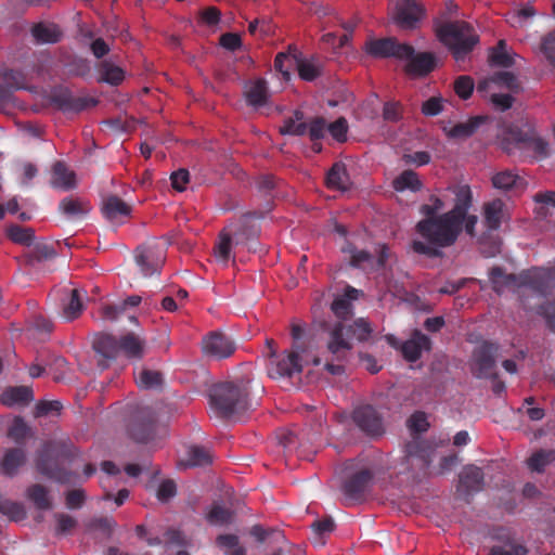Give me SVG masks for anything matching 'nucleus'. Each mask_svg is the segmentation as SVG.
<instances>
[{
  "label": "nucleus",
  "instance_id": "37998d69",
  "mask_svg": "<svg viewBox=\"0 0 555 555\" xmlns=\"http://www.w3.org/2000/svg\"><path fill=\"white\" fill-rule=\"evenodd\" d=\"M393 188L396 191L402 192L404 190L418 191L422 188V182L416 172L412 170H404L393 180Z\"/></svg>",
  "mask_w": 555,
  "mask_h": 555
},
{
  "label": "nucleus",
  "instance_id": "412c9836",
  "mask_svg": "<svg viewBox=\"0 0 555 555\" xmlns=\"http://www.w3.org/2000/svg\"><path fill=\"white\" fill-rule=\"evenodd\" d=\"M134 259L141 273L145 278L158 273L164 262L163 258L158 257L156 251L151 247L137 248Z\"/></svg>",
  "mask_w": 555,
  "mask_h": 555
},
{
  "label": "nucleus",
  "instance_id": "c756f323",
  "mask_svg": "<svg viewBox=\"0 0 555 555\" xmlns=\"http://www.w3.org/2000/svg\"><path fill=\"white\" fill-rule=\"evenodd\" d=\"M491 181L495 189L502 191H509L512 189L524 190L527 184L525 179L513 170L499 171L493 175Z\"/></svg>",
  "mask_w": 555,
  "mask_h": 555
},
{
  "label": "nucleus",
  "instance_id": "13d9d810",
  "mask_svg": "<svg viewBox=\"0 0 555 555\" xmlns=\"http://www.w3.org/2000/svg\"><path fill=\"white\" fill-rule=\"evenodd\" d=\"M326 130L325 119L323 117H315L309 122L307 133L310 140L315 142L324 138Z\"/></svg>",
  "mask_w": 555,
  "mask_h": 555
},
{
  "label": "nucleus",
  "instance_id": "052dcab7",
  "mask_svg": "<svg viewBox=\"0 0 555 555\" xmlns=\"http://www.w3.org/2000/svg\"><path fill=\"white\" fill-rule=\"evenodd\" d=\"M330 134L338 142L347 140L348 122L345 117L337 118L334 122L327 126Z\"/></svg>",
  "mask_w": 555,
  "mask_h": 555
},
{
  "label": "nucleus",
  "instance_id": "f3484780",
  "mask_svg": "<svg viewBox=\"0 0 555 555\" xmlns=\"http://www.w3.org/2000/svg\"><path fill=\"white\" fill-rule=\"evenodd\" d=\"M485 485L483 470L473 464L466 465L459 475L457 491L469 496L482 490Z\"/></svg>",
  "mask_w": 555,
  "mask_h": 555
},
{
  "label": "nucleus",
  "instance_id": "a19ab883",
  "mask_svg": "<svg viewBox=\"0 0 555 555\" xmlns=\"http://www.w3.org/2000/svg\"><path fill=\"white\" fill-rule=\"evenodd\" d=\"M212 455L207 448L192 446L188 450V460L185 465L190 467L207 466L211 464Z\"/></svg>",
  "mask_w": 555,
  "mask_h": 555
},
{
  "label": "nucleus",
  "instance_id": "393cba45",
  "mask_svg": "<svg viewBox=\"0 0 555 555\" xmlns=\"http://www.w3.org/2000/svg\"><path fill=\"white\" fill-rule=\"evenodd\" d=\"M51 101L63 112H81L88 107L89 101L83 98H75L67 89L55 90Z\"/></svg>",
  "mask_w": 555,
  "mask_h": 555
},
{
  "label": "nucleus",
  "instance_id": "4d7b16f0",
  "mask_svg": "<svg viewBox=\"0 0 555 555\" xmlns=\"http://www.w3.org/2000/svg\"><path fill=\"white\" fill-rule=\"evenodd\" d=\"M527 548L517 543H505L503 545H493L489 555H526Z\"/></svg>",
  "mask_w": 555,
  "mask_h": 555
},
{
  "label": "nucleus",
  "instance_id": "4c0bfd02",
  "mask_svg": "<svg viewBox=\"0 0 555 555\" xmlns=\"http://www.w3.org/2000/svg\"><path fill=\"white\" fill-rule=\"evenodd\" d=\"M349 177L341 163H335L326 175V185L334 190H346Z\"/></svg>",
  "mask_w": 555,
  "mask_h": 555
},
{
  "label": "nucleus",
  "instance_id": "5fc2aeb1",
  "mask_svg": "<svg viewBox=\"0 0 555 555\" xmlns=\"http://www.w3.org/2000/svg\"><path fill=\"white\" fill-rule=\"evenodd\" d=\"M403 116V106L400 102L388 101L383 107V118L389 122H398Z\"/></svg>",
  "mask_w": 555,
  "mask_h": 555
},
{
  "label": "nucleus",
  "instance_id": "473e14b6",
  "mask_svg": "<svg viewBox=\"0 0 555 555\" xmlns=\"http://www.w3.org/2000/svg\"><path fill=\"white\" fill-rule=\"evenodd\" d=\"M555 462L554 449H539L534 451L527 460L526 464L530 472L543 474L546 467Z\"/></svg>",
  "mask_w": 555,
  "mask_h": 555
},
{
  "label": "nucleus",
  "instance_id": "e433bc0d",
  "mask_svg": "<svg viewBox=\"0 0 555 555\" xmlns=\"http://www.w3.org/2000/svg\"><path fill=\"white\" fill-rule=\"evenodd\" d=\"M31 35L38 43H56L62 38V33L57 26L44 23L34 25Z\"/></svg>",
  "mask_w": 555,
  "mask_h": 555
},
{
  "label": "nucleus",
  "instance_id": "4468645a",
  "mask_svg": "<svg viewBox=\"0 0 555 555\" xmlns=\"http://www.w3.org/2000/svg\"><path fill=\"white\" fill-rule=\"evenodd\" d=\"M405 464L413 469L416 468L411 473L412 479L420 480L425 477L431 464L430 452L425 443L416 440L411 441L405 447Z\"/></svg>",
  "mask_w": 555,
  "mask_h": 555
},
{
  "label": "nucleus",
  "instance_id": "ea45409f",
  "mask_svg": "<svg viewBox=\"0 0 555 555\" xmlns=\"http://www.w3.org/2000/svg\"><path fill=\"white\" fill-rule=\"evenodd\" d=\"M99 74V81H103L112 86H118L125 78L124 70L119 66H116L107 61H104L100 64Z\"/></svg>",
  "mask_w": 555,
  "mask_h": 555
},
{
  "label": "nucleus",
  "instance_id": "cd10ccee",
  "mask_svg": "<svg viewBox=\"0 0 555 555\" xmlns=\"http://www.w3.org/2000/svg\"><path fill=\"white\" fill-rule=\"evenodd\" d=\"M245 99L248 105L261 107L268 103L269 89L266 79L258 78L246 85Z\"/></svg>",
  "mask_w": 555,
  "mask_h": 555
},
{
  "label": "nucleus",
  "instance_id": "0eeeda50",
  "mask_svg": "<svg viewBox=\"0 0 555 555\" xmlns=\"http://www.w3.org/2000/svg\"><path fill=\"white\" fill-rule=\"evenodd\" d=\"M267 345L270 348V361L268 373L272 378L288 377L300 375L304 367L302 358L298 348H293L281 354H275L273 350V339H267Z\"/></svg>",
  "mask_w": 555,
  "mask_h": 555
},
{
  "label": "nucleus",
  "instance_id": "6e6d98bb",
  "mask_svg": "<svg viewBox=\"0 0 555 555\" xmlns=\"http://www.w3.org/2000/svg\"><path fill=\"white\" fill-rule=\"evenodd\" d=\"M63 405L60 401L53 400V401H47L41 400L37 402L34 411L35 417H42L47 416L49 414H59L62 410Z\"/></svg>",
  "mask_w": 555,
  "mask_h": 555
},
{
  "label": "nucleus",
  "instance_id": "f704fd0d",
  "mask_svg": "<svg viewBox=\"0 0 555 555\" xmlns=\"http://www.w3.org/2000/svg\"><path fill=\"white\" fill-rule=\"evenodd\" d=\"M59 209L68 218H81L90 211L91 207L82 199L65 197L60 202Z\"/></svg>",
  "mask_w": 555,
  "mask_h": 555
},
{
  "label": "nucleus",
  "instance_id": "bf43d9fd",
  "mask_svg": "<svg viewBox=\"0 0 555 555\" xmlns=\"http://www.w3.org/2000/svg\"><path fill=\"white\" fill-rule=\"evenodd\" d=\"M28 434V427L23 418L16 417L8 430V436L16 443H22Z\"/></svg>",
  "mask_w": 555,
  "mask_h": 555
},
{
  "label": "nucleus",
  "instance_id": "603ef678",
  "mask_svg": "<svg viewBox=\"0 0 555 555\" xmlns=\"http://www.w3.org/2000/svg\"><path fill=\"white\" fill-rule=\"evenodd\" d=\"M139 387L151 389L159 387L163 383V376L157 371L142 370L137 379Z\"/></svg>",
  "mask_w": 555,
  "mask_h": 555
},
{
  "label": "nucleus",
  "instance_id": "ddd939ff",
  "mask_svg": "<svg viewBox=\"0 0 555 555\" xmlns=\"http://www.w3.org/2000/svg\"><path fill=\"white\" fill-rule=\"evenodd\" d=\"M351 418L356 426L366 436L378 437L385 431L382 415L370 404L354 408Z\"/></svg>",
  "mask_w": 555,
  "mask_h": 555
},
{
  "label": "nucleus",
  "instance_id": "423d86ee",
  "mask_svg": "<svg viewBox=\"0 0 555 555\" xmlns=\"http://www.w3.org/2000/svg\"><path fill=\"white\" fill-rule=\"evenodd\" d=\"M331 359L326 360L325 370L332 375H341L345 372L343 362L352 349L350 330L343 322H337L330 331L326 345Z\"/></svg>",
  "mask_w": 555,
  "mask_h": 555
},
{
  "label": "nucleus",
  "instance_id": "b1692460",
  "mask_svg": "<svg viewBox=\"0 0 555 555\" xmlns=\"http://www.w3.org/2000/svg\"><path fill=\"white\" fill-rule=\"evenodd\" d=\"M26 452L23 448L8 449L0 462V473L5 477H14L26 463Z\"/></svg>",
  "mask_w": 555,
  "mask_h": 555
},
{
  "label": "nucleus",
  "instance_id": "864d4df0",
  "mask_svg": "<svg viewBox=\"0 0 555 555\" xmlns=\"http://www.w3.org/2000/svg\"><path fill=\"white\" fill-rule=\"evenodd\" d=\"M298 75L302 80L313 81L320 74V67L312 62L305 60H296Z\"/></svg>",
  "mask_w": 555,
  "mask_h": 555
},
{
  "label": "nucleus",
  "instance_id": "9d476101",
  "mask_svg": "<svg viewBox=\"0 0 555 555\" xmlns=\"http://www.w3.org/2000/svg\"><path fill=\"white\" fill-rule=\"evenodd\" d=\"M365 52L375 59L397 60L409 59L413 55L414 48L408 43H400L396 38L370 39L364 46Z\"/></svg>",
  "mask_w": 555,
  "mask_h": 555
},
{
  "label": "nucleus",
  "instance_id": "2eb2a0df",
  "mask_svg": "<svg viewBox=\"0 0 555 555\" xmlns=\"http://www.w3.org/2000/svg\"><path fill=\"white\" fill-rule=\"evenodd\" d=\"M424 12L418 0H398L392 21L402 29H412L424 16Z\"/></svg>",
  "mask_w": 555,
  "mask_h": 555
},
{
  "label": "nucleus",
  "instance_id": "dca6fc26",
  "mask_svg": "<svg viewBox=\"0 0 555 555\" xmlns=\"http://www.w3.org/2000/svg\"><path fill=\"white\" fill-rule=\"evenodd\" d=\"M372 480L373 473L366 468L350 476L343 485L346 505L363 501Z\"/></svg>",
  "mask_w": 555,
  "mask_h": 555
},
{
  "label": "nucleus",
  "instance_id": "a18cd8bd",
  "mask_svg": "<svg viewBox=\"0 0 555 555\" xmlns=\"http://www.w3.org/2000/svg\"><path fill=\"white\" fill-rule=\"evenodd\" d=\"M0 513L9 519L18 521L26 517L23 504L5 499L0 494Z\"/></svg>",
  "mask_w": 555,
  "mask_h": 555
},
{
  "label": "nucleus",
  "instance_id": "f8f14e48",
  "mask_svg": "<svg viewBox=\"0 0 555 555\" xmlns=\"http://www.w3.org/2000/svg\"><path fill=\"white\" fill-rule=\"evenodd\" d=\"M204 354L221 360L230 358L236 350L234 339L221 331H211L202 339Z\"/></svg>",
  "mask_w": 555,
  "mask_h": 555
},
{
  "label": "nucleus",
  "instance_id": "680f3d73",
  "mask_svg": "<svg viewBox=\"0 0 555 555\" xmlns=\"http://www.w3.org/2000/svg\"><path fill=\"white\" fill-rule=\"evenodd\" d=\"M308 124L306 122H296L293 118H287L284 120L283 126L280 128V132L283 135H305L307 134Z\"/></svg>",
  "mask_w": 555,
  "mask_h": 555
},
{
  "label": "nucleus",
  "instance_id": "7ed1b4c3",
  "mask_svg": "<svg viewBox=\"0 0 555 555\" xmlns=\"http://www.w3.org/2000/svg\"><path fill=\"white\" fill-rule=\"evenodd\" d=\"M502 144L508 154L517 149L532 152L540 158L548 155V143L538 134L535 122L530 119H521L518 124L511 126Z\"/></svg>",
  "mask_w": 555,
  "mask_h": 555
},
{
  "label": "nucleus",
  "instance_id": "69168bd1",
  "mask_svg": "<svg viewBox=\"0 0 555 555\" xmlns=\"http://www.w3.org/2000/svg\"><path fill=\"white\" fill-rule=\"evenodd\" d=\"M177 494L176 482L171 479L163 480L157 489L156 496L160 502H168Z\"/></svg>",
  "mask_w": 555,
  "mask_h": 555
},
{
  "label": "nucleus",
  "instance_id": "f257e3e1",
  "mask_svg": "<svg viewBox=\"0 0 555 555\" xmlns=\"http://www.w3.org/2000/svg\"><path fill=\"white\" fill-rule=\"evenodd\" d=\"M453 192L455 198L451 210L437 218H425L416 224V231L427 242L414 241L412 248L415 253L430 258L440 257V248L452 246L463 230L469 236H475L478 217L469 214L473 205L472 190L464 184L456 186Z\"/></svg>",
  "mask_w": 555,
  "mask_h": 555
},
{
  "label": "nucleus",
  "instance_id": "c9c22d12",
  "mask_svg": "<svg viewBox=\"0 0 555 555\" xmlns=\"http://www.w3.org/2000/svg\"><path fill=\"white\" fill-rule=\"evenodd\" d=\"M26 496L34 503L37 509L48 511L52 508V501L49 495V491L40 483H35L28 487L26 490Z\"/></svg>",
  "mask_w": 555,
  "mask_h": 555
},
{
  "label": "nucleus",
  "instance_id": "a211bd4d",
  "mask_svg": "<svg viewBox=\"0 0 555 555\" xmlns=\"http://www.w3.org/2000/svg\"><path fill=\"white\" fill-rule=\"evenodd\" d=\"M348 251L351 254L350 264L356 268L378 270L385 267L389 258V249L386 245L380 246L378 257H374L366 250H358L354 247H349Z\"/></svg>",
  "mask_w": 555,
  "mask_h": 555
},
{
  "label": "nucleus",
  "instance_id": "20e7f679",
  "mask_svg": "<svg viewBox=\"0 0 555 555\" xmlns=\"http://www.w3.org/2000/svg\"><path fill=\"white\" fill-rule=\"evenodd\" d=\"M437 36L457 62L463 61L479 41L474 28L463 21L442 24L437 29Z\"/></svg>",
  "mask_w": 555,
  "mask_h": 555
},
{
  "label": "nucleus",
  "instance_id": "e2e57ef3",
  "mask_svg": "<svg viewBox=\"0 0 555 555\" xmlns=\"http://www.w3.org/2000/svg\"><path fill=\"white\" fill-rule=\"evenodd\" d=\"M454 91L461 99L467 100L474 91V80L469 76H460L454 82Z\"/></svg>",
  "mask_w": 555,
  "mask_h": 555
},
{
  "label": "nucleus",
  "instance_id": "3c124183",
  "mask_svg": "<svg viewBox=\"0 0 555 555\" xmlns=\"http://www.w3.org/2000/svg\"><path fill=\"white\" fill-rule=\"evenodd\" d=\"M491 80L498 86L505 87L514 93H518L521 90L520 83L517 77L509 72L495 73Z\"/></svg>",
  "mask_w": 555,
  "mask_h": 555
},
{
  "label": "nucleus",
  "instance_id": "f03ea898",
  "mask_svg": "<svg viewBox=\"0 0 555 555\" xmlns=\"http://www.w3.org/2000/svg\"><path fill=\"white\" fill-rule=\"evenodd\" d=\"M209 401L221 418L242 414L250 408L249 391L243 383L224 382L214 385L209 390Z\"/></svg>",
  "mask_w": 555,
  "mask_h": 555
},
{
  "label": "nucleus",
  "instance_id": "bb28decb",
  "mask_svg": "<svg viewBox=\"0 0 555 555\" xmlns=\"http://www.w3.org/2000/svg\"><path fill=\"white\" fill-rule=\"evenodd\" d=\"M34 400V392L29 386L8 387L0 395V402L7 406L26 405Z\"/></svg>",
  "mask_w": 555,
  "mask_h": 555
},
{
  "label": "nucleus",
  "instance_id": "9b49d317",
  "mask_svg": "<svg viewBox=\"0 0 555 555\" xmlns=\"http://www.w3.org/2000/svg\"><path fill=\"white\" fill-rule=\"evenodd\" d=\"M53 453L54 443L46 441L37 452L35 460L36 469L49 479L66 483L69 481V473L60 466Z\"/></svg>",
  "mask_w": 555,
  "mask_h": 555
},
{
  "label": "nucleus",
  "instance_id": "c85d7f7f",
  "mask_svg": "<svg viewBox=\"0 0 555 555\" xmlns=\"http://www.w3.org/2000/svg\"><path fill=\"white\" fill-rule=\"evenodd\" d=\"M51 185L56 189L70 190L76 186V175L65 163L56 162L52 167Z\"/></svg>",
  "mask_w": 555,
  "mask_h": 555
},
{
  "label": "nucleus",
  "instance_id": "09e8293b",
  "mask_svg": "<svg viewBox=\"0 0 555 555\" xmlns=\"http://www.w3.org/2000/svg\"><path fill=\"white\" fill-rule=\"evenodd\" d=\"M83 310L82 300L78 289L74 288L70 292V298L68 304L64 307V317L72 321L80 315Z\"/></svg>",
  "mask_w": 555,
  "mask_h": 555
},
{
  "label": "nucleus",
  "instance_id": "1a4fd4ad",
  "mask_svg": "<svg viewBox=\"0 0 555 555\" xmlns=\"http://www.w3.org/2000/svg\"><path fill=\"white\" fill-rule=\"evenodd\" d=\"M499 346L490 341H483L477 346L472 356L470 371L477 378H495L496 356Z\"/></svg>",
  "mask_w": 555,
  "mask_h": 555
},
{
  "label": "nucleus",
  "instance_id": "49530a36",
  "mask_svg": "<svg viewBox=\"0 0 555 555\" xmlns=\"http://www.w3.org/2000/svg\"><path fill=\"white\" fill-rule=\"evenodd\" d=\"M350 330V339L354 337L359 341H366L370 339L373 328L371 324L363 318L357 319L352 324L346 325Z\"/></svg>",
  "mask_w": 555,
  "mask_h": 555
},
{
  "label": "nucleus",
  "instance_id": "aec40b11",
  "mask_svg": "<svg viewBox=\"0 0 555 555\" xmlns=\"http://www.w3.org/2000/svg\"><path fill=\"white\" fill-rule=\"evenodd\" d=\"M430 348V338L421 331L415 330L411 338L402 344L401 352L405 360L415 362L421 358L423 351H429Z\"/></svg>",
  "mask_w": 555,
  "mask_h": 555
},
{
  "label": "nucleus",
  "instance_id": "72a5a7b5",
  "mask_svg": "<svg viewBox=\"0 0 555 555\" xmlns=\"http://www.w3.org/2000/svg\"><path fill=\"white\" fill-rule=\"evenodd\" d=\"M483 121L485 118L482 116H475L465 122H459L454 125L449 130L444 128V131L446 134L451 139H467L476 132V130L481 124H483Z\"/></svg>",
  "mask_w": 555,
  "mask_h": 555
},
{
  "label": "nucleus",
  "instance_id": "6ab92c4d",
  "mask_svg": "<svg viewBox=\"0 0 555 555\" xmlns=\"http://www.w3.org/2000/svg\"><path fill=\"white\" fill-rule=\"evenodd\" d=\"M93 349L103 358L99 360V366L104 370L108 366L107 361L116 360L120 354L119 338L111 334H101L94 339Z\"/></svg>",
  "mask_w": 555,
  "mask_h": 555
},
{
  "label": "nucleus",
  "instance_id": "c03bdc74",
  "mask_svg": "<svg viewBox=\"0 0 555 555\" xmlns=\"http://www.w3.org/2000/svg\"><path fill=\"white\" fill-rule=\"evenodd\" d=\"M8 237L15 244L30 246L35 240V232L31 228H23L11 224L7 229Z\"/></svg>",
  "mask_w": 555,
  "mask_h": 555
},
{
  "label": "nucleus",
  "instance_id": "5701e85b",
  "mask_svg": "<svg viewBox=\"0 0 555 555\" xmlns=\"http://www.w3.org/2000/svg\"><path fill=\"white\" fill-rule=\"evenodd\" d=\"M405 60L409 61L405 70L412 76H426L436 67V57L430 52L415 54L414 51L413 55Z\"/></svg>",
  "mask_w": 555,
  "mask_h": 555
},
{
  "label": "nucleus",
  "instance_id": "6e6552de",
  "mask_svg": "<svg viewBox=\"0 0 555 555\" xmlns=\"http://www.w3.org/2000/svg\"><path fill=\"white\" fill-rule=\"evenodd\" d=\"M158 425L154 411L149 406L139 408L128 425L129 436L137 442L147 443L157 436Z\"/></svg>",
  "mask_w": 555,
  "mask_h": 555
},
{
  "label": "nucleus",
  "instance_id": "2f4dec72",
  "mask_svg": "<svg viewBox=\"0 0 555 555\" xmlns=\"http://www.w3.org/2000/svg\"><path fill=\"white\" fill-rule=\"evenodd\" d=\"M104 217L111 221L119 217H127L131 212V207L116 195L107 196L102 206Z\"/></svg>",
  "mask_w": 555,
  "mask_h": 555
},
{
  "label": "nucleus",
  "instance_id": "de8ad7c7",
  "mask_svg": "<svg viewBox=\"0 0 555 555\" xmlns=\"http://www.w3.org/2000/svg\"><path fill=\"white\" fill-rule=\"evenodd\" d=\"M311 529L314 533V543L324 545L323 535L334 531L335 522L331 517H325L312 522Z\"/></svg>",
  "mask_w": 555,
  "mask_h": 555
},
{
  "label": "nucleus",
  "instance_id": "0e129e2a",
  "mask_svg": "<svg viewBox=\"0 0 555 555\" xmlns=\"http://www.w3.org/2000/svg\"><path fill=\"white\" fill-rule=\"evenodd\" d=\"M56 256L55 249L52 245L47 243H37L34 245L31 257L37 261L52 259Z\"/></svg>",
  "mask_w": 555,
  "mask_h": 555
},
{
  "label": "nucleus",
  "instance_id": "a878e982",
  "mask_svg": "<svg viewBox=\"0 0 555 555\" xmlns=\"http://www.w3.org/2000/svg\"><path fill=\"white\" fill-rule=\"evenodd\" d=\"M120 353L128 359L140 360L144 357L146 341L140 335L129 332L119 337Z\"/></svg>",
  "mask_w": 555,
  "mask_h": 555
},
{
  "label": "nucleus",
  "instance_id": "58836bf2",
  "mask_svg": "<svg viewBox=\"0 0 555 555\" xmlns=\"http://www.w3.org/2000/svg\"><path fill=\"white\" fill-rule=\"evenodd\" d=\"M232 249V232L223 229L218 236V241L214 247V255L217 260L228 263L231 258Z\"/></svg>",
  "mask_w": 555,
  "mask_h": 555
},
{
  "label": "nucleus",
  "instance_id": "7c9ffc66",
  "mask_svg": "<svg viewBox=\"0 0 555 555\" xmlns=\"http://www.w3.org/2000/svg\"><path fill=\"white\" fill-rule=\"evenodd\" d=\"M255 216V214L244 215L240 220V224H236L234 230H230L232 235L236 237L237 243L251 241L259 235L260 229L253 220Z\"/></svg>",
  "mask_w": 555,
  "mask_h": 555
},
{
  "label": "nucleus",
  "instance_id": "8fccbe9b",
  "mask_svg": "<svg viewBox=\"0 0 555 555\" xmlns=\"http://www.w3.org/2000/svg\"><path fill=\"white\" fill-rule=\"evenodd\" d=\"M490 60L493 64L502 67H511L514 64L513 57L506 51L505 40H500L492 49Z\"/></svg>",
  "mask_w": 555,
  "mask_h": 555
},
{
  "label": "nucleus",
  "instance_id": "774afa93",
  "mask_svg": "<svg viewBox=\"0 0 555 555\" xmlns=\"http://www.w3.org/2000/svg\"><path fill=\"white\" fill-rule=\"evenodd\" d=\"M332 311L341 319H347L351 314V304L344 297H337L334 299L331 306Z\"/></svg>",
  "mask_w": 555,
  "mask_h": 555
},
{
  "label": "nucleus",
  "instance_id": "39448f33",
  "mask_svg": "<svg viewBox=\"0 0 555 555\" xmlns=\"http://www.w3.org/2000/svg\"><path fill=\"white\" fill-rule=\"evenodd\" d=\"M551 271L545 269H534L528 273L520 275V281L513 273H506L501 267H493L489 272V280L492 289L501 295L505 289L515 285H527L533 291L545 294L550 285Z\"/></svg>",
  "mask_w": 555,
  "mask_h": 555
},
{
  "label": "nucleus",
  "instance_id": "4be33fe9",
  "mask_svg": "<svg viewBox=\"0 0 555 555\" xmlns=\"http://www.w3.org/2000/svg\"><path fill=\"white\" fill-rule=\"evenodd\" d=\"M483 219L488 230H499L501 224L508 219L504 202L496 198L492 202L486 203L483 206Z\"/></svg>",
  "mask_w": 555,
  "mask_h": 555
},
{
  "label": "nucleus",
  "instance_id": "338daca9",
  "mask_svg": "<svg viewBox=\"0 0 555 555\" xmlns=\"http://www.w3.org/2000/svg\"><path fill=\"white\" fill-rule=\"evenodd\" d=\"M541 51L546 60L555 66V31L550 33L543 38Z\"/></svg>",
  "mask_w": 555,
  "mask_h": 555
},
{
  "label": "nucleus",
  "instance_id": "79ce46f5",
  "mask_svg": "<svg viewBox=\"0 0 555 555\" xmlns=\"http://www.w3.org/2000/svg\"><path fill=\"white\" fill-rule=\"evenodd\" d=\"M234 513L220 504H212L206 514L207 521L212 526H224L233 520Z\"/></svg>",
  "mask_w": 555,
  "mask_h": 555
}]
</instances>
